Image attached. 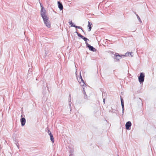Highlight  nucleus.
Returning <instances> with one entry per match:
<instances>
[{
    "mask_svg": "<svg viewBox=\"0 0 156 156\" xmlns=\"http://www.w3.org/2000/svg\"><path fill=\"white\" fill-rule=\"evenodd\" d=\"M41 16L43 19L44 23L45 25L47 27L49 28L51 27V25L50 23L48 18L47 17V16L46 15V11L44 9V7L42 6L41 5Z\"/></svg>",
    "mask_w": 156,
    "mask_h": 156,
    "instance_id": "f257e3e1",
    "label": "nucleus"
},
{
    "mask_svg": "<svg viewBox=\"0 0 156 156\" xmlns=\"http://www.w3.org/2000/svg\"><path fill=\"white\" fill-rule=\"evenodd\" d=\"M145 75L144 73H140V76L138 77V80L140 84L142 83L144 80Z\"/></svg>",
    "mask_w": 156,
    "mask_h": 156,
    "instance_id": "f03ea898",
    "label": "nucleus"
},
{
    "mask_svg": "<svg viewBox=\"0 0 156 156\" xmlns=\"http://www.w3.org/2000/svg\"><path fill=\"white\" fill-rule=\"evenodd\" d=\"M131 125L132 123L130 121L127 122L125 125L126 129L128 130H130V127L131 126Z\"/></svg>",
    "mask_w": 156,
    "mask_h": 156,
    "instance_id": "7ed1b4c3",
    "label": "nucleus"
},
{
    "mask_svg": "<svg viewBox=\"0 0 156 156\" xmlns=\"http://www.w3.org/2000/svg\"><path fill=\"white\" fill-rule=\"evenodd\" d=\"M115 57L114 58L116 59L117 61H118L122 58V55H119L118 53H117L115 54Z\"/></svg>",
    "mask_w": 156,
    "mask_h": 156,
    "instance_id": "20e7f679",
    "label": "nucleus"
},
{
    "mask_svg": "<svg viewBox=\"0 0 156 156\" xmlns=\"http://www.w3.org/2000/svg\"><path fill=\"white\" fill-rule=\"evenodd\" d=\"M20 122L22 126H23L25 124L26 120L25 118L23 117L20 119Z\"/></svg>",
    "mask_w": 156,
    "mask_h": 156,
    "instance_id": "39448f33",
    "label": "nucleus"
},
{
    "mask_svg": "<svg viewBox=\"0 0 156 156\" xmlns=\"http://www.w3.org/2000/svg\"><path fill=\"white\" fill-rule=\"evenodd\" d=\"M58 8L60 10H62L63 9V6L62 3L59 1L58 2Z\"/></svg>",
    "mask_w": 156,
    "mask_h": 156,
    "instance_id": "423d86ee",
    "label": "nucleus"
},
{
    "mask_svg": "<svg viewBox=\"0 0 156 156\" xmlns=\"http://www.w3.org/2000/svg\"><path fill=\"white\" fill-rule=\"evenodd\" d=\"M87 47L89 48V50L91 51H95L96 50V49L95 48H94L93 46H91L90 44L88 45V46H87Z\"/></svg>",
    "mask_w": 156,
    "mask_h": 156,
    "instance_id": "0eeeda50",
    "label": "nucleus"
},
{
    "mask_svg": "<svg viewBox=\"0 0 156 156\" xmlns=\"http://www.w3.org/2000/svg\"><path fill=\"white\" fill-rule=\"evenodd\" d=\"M48 134L50 136L51 141L53 143H54V140L52 134L51 132H50L49 133H48Z\"/></svg>",
    "mask_w": 156,
    "mask_h": 156,
    "instance_id": "6e6552de",
    "label": "nucleus"
},
{
    "mask_svg": "<svg viewBox=\"0 0 156 156\" xmlns=\"http://www.w3.org/2000/svg\"><path fill=\"white\" fill-rule=\"evenodd\" d=\"M88 26L89 27L88 30V31H90L92 27L91 26V25H92V23H91L89 21L88 22Z\"/></svg>",
    "mask_w": 156,
    "mask_h": 156,
    "instance_id": "1a4fd4ad",
    "label": "nucleus"
},
{
    "mask_svg": "<svg viewBox=\"0 0 156 156\" xmlns=\"http://www.w3.org/2000/svg\"><path fill=\"white\" fill-rule=\"evenodd\" d=\"M79 82L80 83V85L81 86H83V88H84V87H85L86 86V84L84 82V80H83V81H80Z\"/></svg>",
    "mask_w": 156,
    "mask_h": 156,
    "instance_id": "9d476101",
    "label": "nucleus"
},
{
    "mask_svg": "<svg viewBox=\"0 0 156 156\" xmlns=\"http://www.w3.org/2000/svg\"><path fill=\"white\" fill-rule=\"evenodd\" d=\"M121 101L122 108H124V105L123 99L121 98Z\"/></svg>",
    "mask_w": 156,
    "mask_h": 156,
    "instance_id": "9b49d317",
    "label": "nucleus"
},
{
    "mask_svg": "<svg viewBox=\"0 0 156 156\" xmlns=\"http://www.w3.org/2000/svg\"><path fill=\"white\" fill-rule=\"evenodd\" d=\"M77 35L79 37H81L82 39H83V40H86L87 39L86 37H84V36L81 35L80 33H79L78 34H77Z\"/></svg>",
    "mask_w": 156,
    "mask_h": 156,
    "instance_id": "f8f14e48",
    "label": "nucleus"
},
{
    "mask_svg": "<svg viewBox=\"0 0 156 156\" xmlns=\"http://www.w3.org/2000/svg\"><path fill=\"white\" fill-rule=\"evenodd\" d=\"M78 80L79 82H80V81H83V80L82 78V76L81 75V73H80V77L79 78V79H78Z\"/></svg>",
    "mask_w": 156,
    "mask_h": 156,
    "instance_id": "ddd939ff",
    "label": "nucleus"
},
{
    "mask_svg": "<svg viewBox=\"0 0 156 156\" xmlns=\"http://www.w3.org/2000/svg\"><path fill=\"white\" fill-rule=\"evenodd\" d=\"M69 24L71 25V27H75V25L74 24V23L72 22V21H70L69 22Z\"/></svg>",
    "mask_w": 156,
    "mask_h": 156,
    "instance_id": "4468645a",
    "label": "nucleus"
},
{
    "mask_svg": "<svg viewBox=\"0 0 156 156\" xmlns=\"http://www.w3.org/2000/svg\"><path fill=\"white\" fill-rule=\"evenodd\" d=\"M75 27H75L76 28H78V29H81L82 31L84 32V31L83 30V28H82V27H80V26H76V25H75Z\"/></svg>",
    "mask_w": 156,
    "mask_h": 156,
    "instance_id": "2eb2a0df",
    "label": "nucleus"
},
{
    "mask_svg": "<svg viewBox=\"0 0 156 156\" xmlns=\"http://www.w3.org/2000/svg\"><path fill=\"white\" fill-rule=\"evenodd\" d=\"M71 101H69V108H70V111L71 110Z\"/></svg>",
    "mask_w": 156,
    "mask_h": 156,
    "instance_id": "dca6fc26",
    "label": "nucleus"
},
{
    "mask_svg": "<svg viewBox=\"0 0 156 156\" xmlns=\"http://www.w3.org/2000/svg\"><path fill=\"white\" fill-rule=\"evenodd\" d=\"M136 16H137V19H138L139 21V22L141 23H142V21L140 18V17H139V16L137 15V14H136Z\"/></svg>",
    "mask_w": 156,
    "mask_h": 156,
    "instance_id": "f3484780",
    "label": "nucleus"
},
{
    "mask_svg": "<svg viewBox=\"0 0 156 156\" xmlns=\"http://www.w3.org/2000/svg\"><path fill=\"white\" fill-rule=\"evenodd\" d=\"M86 40H84L85 41V43H86V45L87 46H88V45H90L88 43H87V41H89V39H88L87 38H86Z\"/></svg>",
    "mask_w": 156,
    "mask_h": 156,
    "instance_id": "a211bd4d",
    "label": "nucleus"
},
{
    "mask_svg": "<svg viewBox=\"0 0 156 156\" xmlns=\"http://www.w3.org/2000/svg\"><path fill=\"white\" fill-rule=\"evenodd\" d=\"M129 52H126L125 53V55H122V56H129Z\"/></svg>",
    "mask_w": 156,
    "mask_h": 156,
    "instance_id": "6ab92c4d",
    "label": "nucleus"
},
{
    "mask_svg": "<svg viewBox=\"0 0 156 156\" xmlns=\"http://www.w3.org/2000/svg\"><path fill=\"white\" fill-rule=\"evenodd\" d=\"M69 156H74V155L73 154V151L70 152Z\"/></svg>",
    "mask_w": 156,
    "mask_h": 156,
    "instance_id": "aec40b11",
    "label": "nucleus"
},
{
    "mask_svg": "<svg viewBox=\"0 0 156 156\" xmlns=\"http://www.w3.org/2000/svg\"><path fill=\"white\" fill-rule=\"evenodd\" d=\"M68 101H71V95L70 94H69V96Z\"/></svg>",
    "mask_w": 156,
    "mask_h": 156,
    "instance_id": "412c9836",
    "label": "nucleus"
},
{
    "mask_svg": "<svg viewBox=\"0 0 156 156\" xmlns=\"http://www.w3.org/2000/svg\"><path fill=\"white\" fill-rule=\"evenodd\" d=\"M129 55H130L131 56H133V53L132 52H129Z\"/></svg>",
    "mask_w": 156,
    "mask_h": 156,
    "instance_id": "4be33fe9",
    "label": "nucleus"
},
{
    "mask_svg": "<svg viewBox=\"0 0 156 156\" xmlns=\"http://www.w3.org/2000/svg\"><path fill=\"white\" fill-rule=\"evenodd\" d=\"M109 112H111L115 113V112H114L113 111V109L112 108H111V109L110 110H109Z\"/></svg>",
    "mask_w": 156,
    "mask_h": 156,
    "instance_id": "5701e85b",
    "label": "nucleus"
},
{
    "mask_svg": "<svg viewBox=\"0 0 156 156\" xmlns=\"http://www.w3.org/2000/svg\"><path fill=\"white\" fill-rule=\"evenodd\" d=\"M16 144L17 147L18 148H19V143H16Z\"/></svg>",
    "mask_w": 156,
    "mask_h": 156,
    "instance_id": "b1692460",
    "label": "nucleus"
},
{
    "mask_svg": "<svg viewBox=\"0 0 156 156\" xmlns=\"http://www.w3.org/2000/svg\"><path fill=\"white\" fill-rule=\"evenodd\" d=\"M83 94H84L85 95V94H86V93L85 92V91L84 90V87L83 88Z\"/></svg>",
    "mask_w": 156,
    "mask_h": 156,
    "instance_id": "393cba45",
    "label": "nucleus"
},
{
    "mask_svg": "<svg viewBox=\"0 0 156 156\" xmlns=\"http://www.w3.org/2000/svg\"><path fill=\"white\" fill-rule=\"evenodd\" d=\"M84 99H86L87 98V96L86 94L84 95Z\"/></svg>",
    "mask_w": 156,
    "mask_h": 156,
    "instance_id": "a878e982",
    "label": "nucleus"
},
{
    "mask_svg": "<svg viewBox=\"0 0 156 156\" xmlns=\"http://www.w3.org/2000/svg\"><path fill=\"white\" fill-rule=\"evenodd\" d=\"M124 108H123V109L122 108V112L123 114L124 113Z\"/></svg>",
    "mask_w": 156,
    "mask_h": 156,
    "instance_id": "bb28decb",
    "label": "nucleus"
},
{
    "mask_svg": "<svg viewBox=\"0 0 156 156\" xmlns=\"http://www.w3.org/2000/svg\"><path fill=\"white\" fill-rule=\"evenodd\" d=\"M103 100L104 103L105 104V98H104Z\"/></svg>",
    "mask_w": 156,
    "mask_h": 156,
    "instance_id": "cd10ccee",
    "label": "nucleus"
},
{
    "mask_svg": "<svg viewBox=\"0 0 156 156\" xmlns=\"http://www.w3.org/2000/svg\"><path fill=\"white\" fill-rule=\"evenodd\" d=\"M48 133H49L51 132H50V131L49 130H48Z\"/></svg>",
    "mask_w": 156,
    "mask_h": 156,
    "instance_id": "c85d7f7f",
    "label": "nucleus"
},
{
    "mask_svg": "<svg viewBox=\"0 0 156 156\" xmlns=\"http://www.w3.org/2000/svg\"><path fill=\"white\" fill-rule=\"evenodd\" d=\"M75 33L77 34V35L79 33L77 31H76Z\"/></svg>",
    "mask_w": 156,
    "mask_h": 156,
    "instance_id": "c756f323",
    "label": "nucleus"
},
{
    "mask_svg": "<svg viewBox=\"0 0 156 156\" xmlns=\"http://www.w3.org/2000/svg\"><path fill=\"white\" fill-rule=\"evenodd\" d=\"M30 74V73H29V72H28V76H29V74Z\"/></svg>",
    "mask_w": 156,
    "mask_h": 156,
    "instance_id": "7c9ffc66",
    "label": "nucleus"
},
{
    "mask_svg": "<svg viewBox=\"0 0 156 156\" xmlns=\"http://www.w3.org/2000/svg\"><path fill=\"white\" fill-rule=\"evenodd\" d=\"M102 95H103V92H102Z\"/></svg>",
    "mask_w": 156,
    "mask_h": 156,
    "instance_id": "2f4dec72",
    "label": "nucleus"
},
{
    "mask_svg": "<svg viewBox=\"0 0 156 156\" xmlns=\"http://www.w3.org/2000/svg\"><path fill=\"white\" fill-rule=\"evenodd\" d=\"M47 88H48V87H47Z\"/></svg>",
    "mask_w": 156,
    "mask_h": 156,
    "instance_id": "473e14b6",
    "label": "nucleus"
},
{
    "mask_svg": "<svg viewBox=\"0 0 156 156\" xmlns=\"http://www.w3.org/2000/svg\"><path fill=\"white\" fill-rule=\"evenodd\" d=\"M117 156H119L118 155H117Z\"/></svg>",
    "mask_w": 156,
    "mask_h": 156,
    "instance_id": "72a5a7b5",
    "label": "nucleus"
}]
</instances>
